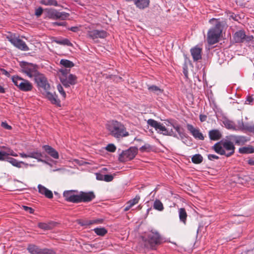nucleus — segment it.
<instances>
[{"label":"nucleus","mask_w":254,"mask_h":254,"mask_svg":"<svg viewBox=\"0 0 254 254\" xmlns=\"http://www.w3.org/2000/svg\"><path fill=\"white\" fill-rule=\"evenodd\" d=\"M106 128L110 134L117 139L123 138L129 135V133L123 124L117 121L108 122Z\"/></svg>","instance_id":"1"},{"label":"nucleus","mask_w":254,"mask_h":254,"mask_svg":"<svg viewBox=\"0 0 254 254\" xmlns=\"http://www.w3.org/2000/svg\"><path fill=\"white\" fill-rule=\"evenodd\" d=\"M142 239L145 243V245L152 250H156L157 247L164 242L162 236L155 230L145 232L144 235L142 236Z\"/></svg>","instance_id":"2"},{"label":"nucleus","mask_w":254,"mask_h":254,"mask_svg":"<svg viewBox=\"0 0 254 254\" xmlns=\"http://www.w3.org/2000/svg\"><path fill=\"white\" fill-rule=\"evenodd\" d=\"M231 140L225 139L216 143L212 149L218 154L228 157L235 152V147Z\"/></svg>","instance_id":"3"},{"label":"nucleus","mask_w":254,"mask_h":254,"mask_svg":"<svg viewBox=\"0 0 254 254\" xmlns=\"http://www.w3.org/2000/svg\"><path fill=\"white\" fill-rule=\"evenodd\" d=\"M209 22L215 24V26L210 29L207 33L208 43L213 45L218 42L219 38L222 33V24L218 19L214 18L210 19Z\"/></svg>","instance_id":"4"},{"label":"nucleus","mask_w":254,"mask_h":254,"mask_svg":"<svg viewBox=\"0 0 254 254\" xmlns=\"http://www.w3.org/2000/svg\"><path fill=\"white\" fill-rule=\"evenodd\" d=\"M170 122H168L166 124V127L163 124L153 119H149L147 121V124L152 127L155 128V129L159 133H162L165 135H170L173 136H176L177 134L172 129H170Z\"/></svg>","instance_id":"5"},{"label":"nucleus","mask_w":254,"mask_h":254,"mask_svg":"<svg viewBox=\"0 0 254 254\" xmlns=\"http://www.w3.org/2000/svg\"><path fill=\"white\" fill-rule=\"evenodd\" d=\"M11 79L14 84L21 91L28 92L32 90V84L28 80L18 75L13 76Z\"/></svg>","instance_id":"6"},{"label":"nucleus","mask_w":254,"mask_h":254,"mask_svg":"<svg viewBox=\"0 0 254 254\" xmlns=\"http://www.w3.org/2000/svg\"><path fill=\"white\" fill-rule=\"evenodd\" d=\"M22 72L30 78L34 77L39 73L37 65L25 62L20 64Z\"/></svg>","instance_id":"7"},{"label":"nucleus","mask_w":254,"mask_h":254,"mask_svg":"<svg viewBox=\"0 0 254 254\" xmlns=\"http://www.w3.org/2000/svg\"><path fill=\"white\" fill-rule=\"evenodd\" d=\"M137 153L136 148L130 147L129 149L123 151L119 156V159L121 162H127L133 159Z\"/></svg>","instance_id":"8"},{"label":"nucleus","mask_w":254,"mask_h":254,"mask_svg":"<svg viewBox=\"0 0 254 254\" xmlns=\"http://www.w3.org/2000/svg\"><path fill=\"white\" fill-rule=\"evenodd\" d=\"M8 40L15 47L19 50L24 51L29 50V48L26 44L25 42L18 37H16L13 35L7 36Z\"/></svg>","instance_id":"9"},{"label":"nucleus","mask_w":254,"mask_h":254,"mask_svg":"<svg viewBox=\"0 0 254 254\" xmlns=\"http://www.w3.org/2000/svg\"><path fill=\"white\" fill-rule=\"evenodd\" d=\"M34 81L37 86L44 90H51V87L44 74L39 72L34 77Z\"/></svg>","instance_id":"10"},{"label":"nucleus","mask_w":254,"mask_h":254,"mask_svg":"<svg viewBox=\"0 0 254 254\" xmlns=\"http://www.w3.org/2000/svg\"><path fill=\"white\" fill-rule=\"evenodd\" d=\"M27 250L31 254H55L51 249H40L38 246L33 244L28 246Z\"/></svg>","instance_id":"11"},{"label":"nucleus","mask_w":254,"mask_h":254,"mask_svg":"<svg viewBox=\"0 0 254 254\" xmlns=\"http://www.w3.org/2000/svg\"><path fill=\"white\" fill-rule=\"evenodd\" d=\"M75 192H77V191L74 190H64V197L65 200L72 203H80V192L78 194H75Z\"/></svg>","instance_id":"12"},{"label":"nucleus","mask_w":254,"mask_h":254,"mask_svg":"<svg viewBox=\"0 0 254 254\" xmlns=\"http://www.w3.org/2000/svg\"><path fill=\"white\" fill-rule=\"evenodd\" d=\"M87 36L93 40L98 38L103 39L107 36V33L106 31L103 30H93L88 31Z\"/></svg>","instance_id":"13"},{"label":"nucleus","mask_w":254,"mask_h":254,"mask_svg":"<svg viewBox=\"0 0 254 254\" xmlns=\"http://www.w3.org/2000/svg\"><path fill=\"white\" fill-rule=\"evenodd\" d=\"M19 156L23 158H34L38 162L42 161L41 158L42 157V153L38 150L34 151L32 152H28L25 153L24 152H21L19 153Z\"/></svg>","instance_id":"14"},{"label":"nucleus","mask_w":254,"mask_h":254,"mask_svg":"<svg viewBox=\"0 0 254 254\" xmlns=\"http://www.w3.org/2000/svg\"><path fill=\"white\" fill-rule=\"evenodd\" d=\"M187 127L194 138L203 140L204 139L203 134L197 128H195L192 125L187 124Z\"/></svg>","instance_id":"15"},{"label":"nucleus","mask_w":254,"mask_h":254,"mask_svg":"<svg viewBox=\"0 0 254 254\" xmlns=\"http://www.w3.org/2000/svg\"><path fill=\"white\" fill-rule=\"evenodd\" d=\"M95 198V195L93 191H80V202H88Z\"/></svg>","instance_id":"16"},{"label":"nucleus","mask_w":254,"mask_h":254,"mask_svg":"<svg viewBox=\"0 0 254 254\" xmlns=\"http://www.w3.org/2000/svg\"><path fill=\"white\" fill-rule=\"evenodd\" d=\"M50 90H44L46 97L51 101L52 104L56 105L57 106L60 107V101L58 99L57 96L55 93H52Z\"/></svg>","instance_id":"17"},{"label":"nucleus","mask_w":254,"mask_h":254,"mask_svg":"<svg viewBox=\"0 0 254 254\" xmlns=\"http://www.w3.org/2000/svg\"><path fill=\"white\" fill-rule=\"evenodd\" d=\"M103 219H94L91 220H78L77 221L78 223L82 226L88 227L93 224H99L102 223Z\"/></svg>","instance_id":"18"},{"label":"nucleus","mask_w":254,"mask_h":254,"mask_svg":"<svg viewBox=\"0 0 254 254\" xmlns=\"http://www.w3.org/2000/svg\"><path fill=\"white\" fill-rule=\"evenodd\" d=\"M64 77V87L75 85L77 83V77L75 75L69 74L66 76L65 75Z\"/></svg>","instance_id":"19"},{"label":"nucleus","mask_w":254,"mask_h":254,"mask_svg":"<svg viewBox=\"0 0 254 254\" xmlns=\"http://www.w3.org/2000/svg\"><path fill=\"white\" fill-rule=\"evenodd\" d=\"M245 38H246V34L243 30H239L233 35V39L235 43H243L245 41Z\"/></svg>","instance_id":"20"},{"label":"nucleus","mask_w":254,"mask_h":254,"mask_svg":"<svg viewBox=\"0 0 254 254\" xmlns=\"http://www.w3.org/2000/svg\"><path fill=\"white\" fill-rule=\"evenodd\" d=\"M5 161L10 163L12 166L19 168L22 167V165H24L26 167L29 166L28 164L23 161H19L16 159L12 157H7ZM29 166H32L33 165L30 164Z\"/></svg>","instance_id":"21"},{"label":"nucleus","mask_w":254,"mask_h":254,"mask_svg":"<svg viewBox=\"0 0 254 254\" xmlns=\"http://www.w3.org/2000/svg\"><path fill=\"white\" fill-rule=\"evenodd\" d=\"M150 4V0H134V4L136 8L143 10L147 8Z\"/></svg>","instance_id":"22"},{"label":"nucleus","mask_w":254,"mask_h":254,"mask_svg":"<svg viewBox=\"0 0 254 254\" xmlns=\"http://www.w3.org/2000/svg\"><path fill=\"white\" fill-rule=\"evenodd\" d=\"M38 189L39 192L41 194L44 195L47 198H52L53 197L52 191L42 185H38Z\"/></svg>","instance_id":"23"},{"label":"nucleus","mask_w":254,"mask_h":254,"mask_svg":"<svg viewBox=\"0 0 254 254\" xmlns=\"http://www.w3.org/2000/svg\"><path fill=\"white\" fill-rule=\"evenodd\" d=\"M202 49L197 46L191 49L190 53L194 61H197L201 59Z\"/></svg>","instance_id":"24"},{"label":"nucleus","mask_w":254,"mask_h":254,"mask_svg":"<svg viewBox=\"0 0 254 254\" xmlns=\"http://www.w3.org/2000/svg\"><path fill=\"white\" fill-rule=\"evenodd\" d=\"M43 148L48 154L53 158L55 159H58L59 158L58 152L51 146L48 145H45L43 146Z\"/></svg>","instance_id":"25"},{"label":"nucleus","mask_w":254,"mask_h":254,"mask_svg":"<svg viewBox=\"0 0 254 254\" xmlns=\"http://www.w3.org/2000/svg\"><path fill=\"white\" fill-rule=\"evenodd\" d=\"M230 139L239 145L244 144L248 141L247 137L244 136H231Z\"/></svg>","instance_id":"26"},{"label":"nucleus","mask_w":254,"mask_h":254,"mask_svg":"<svg viewBox=\"0 0 254 254\" xmlns=\"http://www.w3.org/2000/svg\"><path fill=\"white\" fill-rule=\"evenodd\" d=\"M48 16L52 19L61 18L64 15L63 12H60L55 9H50L48 11Z\"/></svg>","instance_id":"27"},{"label":"nucleus","mask_w":254,"mask_h":254,"mask_svg":"<svg viewBox=\"0 0 254 254\" xmlns=\"http://www.w3.org/2000/svg\"><path fill=\"white\" fill-rule=\"evenodd\" d=\"M209 136L212 140H217L221 138V134L218 130L213 129L209 131Z\"/></svg>","instance_id":"28"},{"label":"nucleus","mask_w":254,"mask_h":254,"mask_svg":"<svg viewBox=\"0 0 254 254\" xmlns=\"http://www.w3.org/2000/svg\"><path fill=\"white\" fill-rule=\"evenodd\" d=\"M179 215L180 221L183 222L184 224H186L187 214L185 208H181L179 209Z\"/></svg>","instance_id":"29"},{"label":"nucleus","mask_w":254,"mask_h":254,"mask_svg":"<svg viewBox=\"0 0 254 254\" xmlns=\"http://www.w3.org/2000/svg\"><path fill=\"white\" fill-rule=\"evenodd\" d=\"M153 207L154 209L159 211H162L164 209L162 202L158 199H156L154 201Z\"/></svg>","instance_id":"30"},{"label":"nucleus","mask_w":254,"mask_h":254,"mask_svg":"<svg viewBox=\"0 0 254 254\" xmlns=\"http://www.w3.org/2000/svg\"><path fill=\"white\" fill-rule=\"evenodd\" d=\"M239 153L241 154H249L254 152V148L252 147H243L239 149Z\"/></svg>","instance_id":"31"},{"label":"nucleus","mask_w":254,"mask_h":254,"mask_svg":"<svg viewBox=\"0 0 254 254\" xmlns=\"http://www.w3.org/2000/svg\"><path fill=\"white\" fill-rule=\"evenodd\" d=\"M74 66V64L72 62L64 59V75L69 72V70H67V68H71Z\"/></svg>","instance_id":"32"},{"label":"nucleus","mask_w":254,"mask_h":254,"mask_svg":"<svg viewBox=\"0 0 254 254\" xmlns=\"http://www.w3.org/2000/svg\"><path fill=\"white\" fill-rule=\"evenodd\" d=\"M223 124L225 127L228 129H237L234 123L230 120L226 119L223 121Z\"/></svg>","instance_id":"33"},{"label":"nucleus","mask_w":254,"mask_h":254,"mask_svg":"<svg viewBox=\"0 0 254 254\" xmlns=\"http://www.w3.org/2000/svg\"><path fill=\"white\" fill-rule=\"evenodd\" d=\"M3 148L5 149V151H4V154L6 157H9V156L17 157L18 156L17 154L13 151L12 149H11L9 147H6L5 146L2 147Z\"/></svg>","instance_id":"34"},{"label":"nucleus","mask_w":254,"mask_h":254,"mask_svg":"<svg viewBox=\"0 0 254 254\" xmlns=\"http://www.w3.org/2000/svg\"><path fill=\"white\" fill-rule=\"evenodd\" d=\"M191 161L193 163L199 164L202 162L203 157L200 154H197L192 157Z\"/></svg>","instance_id":"35"},{"label":"nucleus","mask_w":254,"mask_h":254,"mask_svg":"<svg viewBox=\"0 0 254 254\" xmlns=\"http://www.w3.org/2000/svg\"><path fill=\"white\" fill-rule=\"evenodd\" d=\"M41 3L45 5H58V2L56 0H41Z\"/></svg>","instance_id":"36"},{"label":"nucleus","mask_w":254,"mask_h":254,"mask_svg":"<svg viewBox=\"0 0 254 254\" xmlns=\"http://www.w3.org/2000/svg\"><path fill=\"white\" fill-rule=\"evenodd\" d=\"M95 233L99 236H104L107 233V230L104 228H96L94 229Z\"/></svg>","instance_id":"37"},{"label":"nucleus","mask_w":254,"mask_h":254,"mask_svg":"<svg viewBox=\"0 0 254 254\" xmlns=\"http://www.w3.org/2000/svg\"><path fill=\"white\" fill-rule=\"evenodd\" d=\"M170 127H173V128L180 134H182L181 127L179 125L175 122L169 123Z\"/></svg>","instance_id":"38"},{"label":"nucleus","mask_w":254,"mask_h":254,"mask_svg":"<svg viewBox=\"0 0 254 254\" xmlns=\"http://www.w3.org/2000/svg\"><path fill=\"white\" fill-rule=\"evenodd\" d=\"M56 78L59 79L61 83L64 85V69L61 68L57 72Z\"/></svg>","instance_id":"39"},{"label":"nucleus","mask_w":254,"mask_h":254,"mask_svg":"<svg viewBox=\"0 0 254 254\" xmlns=\"http://www.w3.org/2000/svg\"><path fill=\"white\" fill-rule=\"evenodd\" d=\"M148 89L149 91L153 92L157 95H159L162 92V90L161 89L155 85H152L149 87Z\"/></svg>","instance_id":"40"},{"label":"nucleus","mask_w":254,"mask_h":254,"mask_svg":"<svg viewBox=\"0 0 254 254\" xmlns=\"http://www.w3.org/2000/svg\"><path fill=\"white\" fill-rule=\"evenodd\" d=\"M140 199V196L139 195H136L134 198L127 201L128 204H129L132 207L138 203Z\"/></svg>","instance_id":"41"},{"label":"nucleus","mask_w":254,"mask_h":254,"mask_svg":"<svg viewBox=\"0 0 254 254\" xmlns=\"http://www.w3.org/2000/svg\"><path fill=\"white\" fill-rule=\"evenodd\" d=\"M38 226L40 228L45 230H50L51 229V226L45 223H39L38 224Z\"/></svg>","instance_id":"42"},{"label":"nucleus","mask_w":254,"mask_h":254,"mask_svg":"<svg viewBox=\"0 0 254 254\" xmlns=\"http://www.w3.org/2000/svg\"><path fill=\"white\" fill-rule=\"evenodd\" d=\"M247 126V125H245L242 120L239 121L238 122L237 128L236 127V129L240 130H246Z\"/></svg>","instance_id":"43"},{"label":"nucleus","mask_w":254,"mask_h":254,"mask_svg":"<svg viewBox=\"0 0 254 254\" xmlns=\"http://www.w3.org/2000/svg\"><path fill=\"white\" fill-rule=\"evenodd\" d=\"M106 149L110 152H114L116 150V147L113 144H109L106 147Z\"/></svg>","instance_id":"44"},{"label":"nucleus","mask_w":254,"mask_h":254,"mask_svg":"<svg viewBox=\"0 0 254 254\" xmlns=\"http://www.w3.org/2000/svg\"><path fill=\"white\" fill-rule=\"evenodd\" d=\"M151 145L149 144H146L144 145L141 146L139 150L141 152H144L147 150H150L151 149Z\"/></svg>","instance_id":"45"},{"label":"nucleus","mask_w":254,"mask_h":254,"mask_svg":"<svg viewBox=\"0 0 254 254\" xmlns=\"http://www.w3.org/2000/svg\"><path fill=\"white\" fill-rule=\"evenodd\" d=\"M104 181L107 182H110L113 180L114 177L112 175H104Z\"/></svg>","instance_id":"46"},{"label":"nucleus","mask_w":254,"mask_h":254,"mask_svg":"<svg viewBox=\"0 0 254 254\" xmlns=\"http://www.w3.org/2000/svg\"><path fill=\"white\" fill-rule=\"evenodd\" d=\"M207 157H208V159L211 161H214V160H217L219 158V157L218 156L214 155V154H208L207 155Z\"/></svg>","instance_id":"47"},{"label":"nucleus","mask_w":254,"mask_h":254,"mask_svg":"<svg viewBox=\"0 0 254 254\" xmlns=\"http://www.w3.org/2000/svg\"><path fill=\"white\" fill-rule=\"evenodd\" d=\"M7 157H6L4 151H0V161H5Z\"/></svg>","instance_id":"48"},{"label":"nucleus","mask_w":254,"mask_h":254,"mask_svg":"<svg viewBox=\"0 0 254 254\" xmlns=\"http://www.w3.org/2000/svg\"><path fill=\"white\" fill-rule=\"evenodd\" d=\"M42 12H43V8L41 7H39L36 9L35 15L37 17H39L42 14Z\"/></svg>","instance_id":"49"},{"label":"nucleus","mask_w":254,"mask_h":254,"mask_svg":"<svg viewBox=\"0 0 254 254\" xmlns=\"http://www.w3.org/2000/svg\"><path fill=\"white\" fill-rule=\"evenodd\" d=\"M23 209L24 210H25L27 212H28L29 213L32 214L34 213V209L32 208L31 207L27 206H23Z\"/></svg>","instance_id":"50"},{"label":"nucleus","mask_w":254,"mask_h":254,"mask_svg":"<svg viewBox=\"0 0 254 254\" xmlns=\"http://www.w3.org/2000/svg\"><path fill=\"white\" fill-rule=\"evenodd\" d=\"M64 27H66V28L68 30H71V31H72L73 32H77L79 30L78 27H76V26H73V27H67L66 26V24H65V22H64Z\"/></svg>","instance_id":"51"},{"label":"nucleus","mask_w":254,"mask_h":254,"mask_svg":"<svg viewBox=\"0 0 254 254\" xmlns=\"http://www.w3.org/2000/svg\"><path fill=\"white\" fill-rule=\"evenodd\" d=\"M1 127H3V128L6 129H11V127L10 126H9V125H8L7 124V123L6 122H2L1 123Z\"/></svg>","instance_id":"52"},{"label":"nucleus","mask_w":254,"mask_h":254,"mask_svg":"<svg viewBox=\"0 0 254 254\" xmlns=\"http://www.w3.org/2000/svg\"><path fill=\"white\" fill-rule=\"evenodd\" d=\"M96 179L98 180L104 181V175H102V174H100V173H96Z\"/></svg>","instance_id":"53"},{"label":"nucleus","mask_w":254,"mask_h":254,"mask_svg":"<svg viewBox=\"0 0 254 254\" xmlns=\"http://www.w3.org/2000/svg\"><path fill=\"white\" fill-rule=\"evenodd\" d=\"M246 128V130H248L250 132H254V125L251 126L247 125V126Z\"/></svg>","instance_id":"54"},{"label":"nucleus","mask_w":254,"mask_h":254,"mask_svg":"<svg viewBox=\"0 0 254 254\" xmlns=\"http://www.w3.org/2000/svg\"><path fill=\"white\" fill-rule=\"evenodd\" d=\"M253 100L254 98L252 96H249L247 98L246 104H250L253 102Z\"/></svg>","instance_id":"55"},{"label":"nucleus","mask_w":254,"mask_h":254,"mask_svg":"<svg viewBox=\"0 0 254 254\" xmlns=\"http://www.w3.org/2000/svg\"><path fill=\"white\" fill-rule=\"evenodd\" d=\"M58 89L59 91V92L61 94V95L64 96V89L63 88V86L61 84H59L57 85Z\"/></svg>","instance_id":"56"},{"label":"nucleus","mask_w":254,"mask_h":254,"mask_svg":"<svg viewBox=\"0 0 254 254\" xmlns=\"http://www.w3.org/2000/svg\"><path fill=\"white\" fill-rule=\"evenodd\" d=\"M0 71H1V73H2V74L5 75L7 77L10 76V73L5 69H4L3 68H1Z\"/></svg>","instance_id":"57"},{"label":"nucleus","mask_w":254,"mask_h":254,"mask_svg":"<svg viewBox=\"0 0 254 254\" xmlns=\"http://www.w3.org/2000/svg\"><path fill=\"white\" fill-rule=\"evenodd\" d=\"M253 39L254 36L253 35L247 36L246 35V38H245V40H246V42H250L252 41Z\"/></svg>","instance_id":"58"},{"label":"nucleus","mask_w":254,"mask_h":254,"mask_svg":"<svg viewBox=\"0 0 254 254\" xmlns=\"http://www.w3.org/2000/svg\"><path fill=\"white\" fill-rule=\"evenodd\" d=\"M206 119H207V116L206 115H202V114H200L199 115V119L201 122L205 121Z\"/></svg>","instance_id":"59"},{"label":"nucleus","mask_w":254,"mask_h":254,"mask_svg":"<svg viewBox=\"0 0 254 254\" xmlns=\"http://www.w3.org/2000/svg\"><path fill=\"white\" fill-rule=\"evenodd\" d=\"M132 206L129 204H128V202H127V204H126V206H125V208H124V211H127L128 210H129L130 208H131Z\"/></svg>","instance_id":"60"},{"label":"nucleus","mask_w":254,"mask_h":254,"mask_svg":"<svg viewBox=\"0 0 254 254\" xmlns=\"http://www.w3.org/2000/svg\"><path fill=\"white\" fill-rule=\"evenodd\" d=\"M64 45L71 46L72 44L67 39H64Z\"/></svg>","instance_id":"61"},{"label":"nucleus","mask_w":254,"mask_h":254,"mask_svg":"<svg viewBox=\"0 0 254 254\" xmlns=\"http://www.w3.org/2000/svg\"><path fill=\"white\" fill-rule=\"evenodd\" d=\"M183 73L186 78H188V71L187 68H184L183 69Z\"/></svg>","instance_id":"62"},{"label":"nucleus","mask_w":254,"mask_h":254,"mask_svg":"<svg viewBox=\"0 0 254 254\" xmlns=\"http://www.w3.org/2000/svg\"><path fill=\"white\" fill-rule=\"evenodd\" d=\"M248 163L250 165L254 166V160L253 159H249L248 160Z\"/></svg>","instance_id":"63"},{"label":"nucleus","mask_w":254,"mask_h":254,"mask_svg":"<svg viewBox=\"0 0 254 254\" xmlns=\"http://www.w3.org/2000/svg\"><path fill=\"white\" fill-rule=\"evenodd\" d=\"M5 89L4 88L1 86V85H0V93H5Z\"/></svg>","instance_id":"64"}]
</instances>
